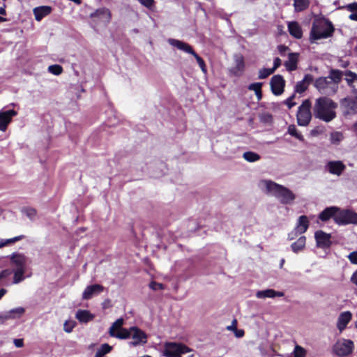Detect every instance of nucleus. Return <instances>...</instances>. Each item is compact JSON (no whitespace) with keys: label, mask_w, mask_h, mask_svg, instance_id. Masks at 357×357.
I'll return each mask as SVG.
<instances>
[{"label":"nucleus","mask_w":357,"mask_h":357,"mask_svg":"<svg viewBox=\"0 0 357 357\" xmlns=\"http://www.w3.org/2000/svg\"><path fill=\"white\" fill-rule=\"evenodd\" d=\"M260 185L266 189V193L274 196L282 204H291L296 199L295 194L287 187L271 180H261Z\"/></svg>","instance_id":"f257e3e1"},{"label":"nucleus","mask_w":357,"mask_h":357,"mask_svg":"<svg viewBox=\"0 0 357 357\" xmlns=\"http://www.w3.org/2000/svg\"><path fill=\"white\" fill-rule=\"evenodd\" d=\"M337 104L333 100L324 96L316 100L313 112L315 118L325 122H330L336 117L335 109Z\"/></svg>","instance_id":"f03ea898"},{"label":"nucleus","mask_w":357,"mask_h":357,"mask_svg":"<svg viewBox=\"0 0 357 357\" xmlns=\"http://www.w3.org/2000/svg\"><path fill=\"white\" fill-rule=\"evenodd\" d=\"M335 28L328 20H319L313 22L310 33V40L312 43L316 40L328 38L333 35Z\"/></svg>","instance_id":"7ed1b4c3"},{"label":"nucleus","mask_w":357,"mask_h":357,"mask_svg":"<svg viewBox=\"0 0 357 357\" xmlns=\"http://www.w3.org/2000/svg\"><path fill=\"white\" fill-rule=\"evenodd\" d=\"M311 102L310 100H305L298 107L296 114L297 123L300 126H307L312 119L310 112Z\"/></svg>","instance_id":"20e7f679"},{"label":"nucleus","mask_w":357,"mask_h":357,"mask_svg":"<svg viewBox=\"0 0 357 357\" xmlns=\"http://www.w3.org/2000/svg\"><path fill=\"white\" fill-rule=\"evenodd\" d=\"M314 87L322 94L327 96L334 95L338 89V86L331 82L328 77H320L314 83Z\"/></svg>","instance_id":"39448f33"},{"label":"nucleus","mask_w":357,"mask_h":357,"mask_svg":"<svg viewBox=\"0 0 357 357\" xmlns=\"http://www.w3.org/2000/svg\"><path fill=\"white\" fill-rule=\"evenodd\" d=\"M191 351V349L182 343L167 342L165 345L164 355L167 357H181Z\"/></svg>","instance_id":"423d86ee"},{"label":"nucleus","mask_w":357,"mask_h":357,"mask_svg":"<svg viewBox=\"0 0 357 357\" xmlns=\"http://www.w3.org/2000/svg\"><path fill=\"white\" fill-rule=\"evenodd\" d=\"M338 225H357V213L349 209L340 210L334 218Z\"/></svg>","instance_id":"0eeeda50"},{"label":"nucleus","mask_w":357,"mask_h":357,"mask_svg":"<svg viewBox=\"0 0 357 357\" xmlns=\"http://www.w3.org/2000/svg\"><path fill=\"white\" fill-rule=\"evenodd\" d=\"M130 337L132 341L128 342L130 347H137L144 345L147 342L148 336L146 333L137 326L130 327Z\"/></svg>","instance_id":"6e6552de"},{"label":"nucleus","mask_w":357,"mask_h":357,"mask_svg":"<svg viewBox=\"0 0 357 357\" xmlns=\"http://www.w3.org/2000/svg\"><path fill=\"white\" fill-rule=\"evenodd\" d=\"M340 105L345 116L357 113V100L356 99L349 97L344 98L340 100Z\"/></svg>","instance_id":"1a4fd4ad"},{"label":"nucleus","mask_w":357,"mask_h":357,"mask_svg":"<svg viewBox=\"0 0 357 357\" xmlns=\"http://www.w3.org/2000/svg\"><path fill=\"white\" fill-rule=\"evenodd\" d=\"M354 347V344L352 340L344 339L342 342L336 343L333 347V349L338 356L344 357L350 354Z\"/></svg>","instance_id":"9d476101"},{"label":"nucleus","mask_w":357,"mask_h":357,"mask_svg":"<svg viewBox=\"0 0 357 357\" xmlns=\"http://www.w3.org/2000/svg\"><path fill=\"white\" fill-rule=\"evenodd\" d=\"M271 90L275 96L283 93L285 86V80L280 75H273L270 80Z\"/></svg>","instance_id":"9b49d317"},{"label":"nucleus","mask_w":357,"mask_h":357,"mask_svg":"<svg viewBox=\"0 0 357 357\" xmlns=\"http://www.w3.org/2000/svg\"><path fill=\"white\" fill-rule=\"evenodd\" d=\"M317 247L322 249L329 248L332 245L331 234L322 230H318L314 233Z\"/></svg>","instance_id":"f8f14e48"},{"label":"nucleus","mask_w":357,"mask_h":357,"mask_svg":"<svg viewBox=\"0 0 357 357\" xmlns=\"http://www.w3.org/2000/svg\"><path fill=\"white\" fill-rule=\"evenodd\" d=\"M324 168L330 174L339 176L345 170L346 166L341 160H331L326 164Z\"/></svg>","instance_id":"ddd939ff"},{"label":"nucleus","mask_w":357,"mask_h":357,"mask_svg":"<svg viewBox=\"0 0 357 357\" xmlns=\"http://www.w3.org/2000/svg\"><path fill=\"white\" fill-rule=\"evenodd\" d=\"M14 109L2 110L0 112V130L5 131L12 118L17 115Z\"/></svg>","instance_id":"4468645a"},{"label":"nucleus","mask_w":357,"mask_h":357,"mask_svg":"<svg viewBox=\"0 0 357 357\" xmlns=\"http://www.w3.org/2000/svg\"><path fill=\"white\" fill-rule=\"evenodd\" d=\"M104 290V287L99 284H95L87 286L83 294L82 298L84 300L91 299L93 296L98 295Z\"/></svg>","instance_id":"2eb2a0df"},{"label":"nucleus","mask_w":357,"mask_h":357,"mask_svg":"<svg viewBox=\"0 0 357 357\" xmlns=\"http://www.w3.org/2000/svg\"><path fill=\"white\" fill-rule=\"evenodd\" d=\"M10 261L15 270H26V257L20 253L14 252L10 256Z\"/></svg>","instance_id":"dca6fc26"},{"label":"nucleus","mask_w":357,"mask_h":357,"mask_svg":"<svg viewBox=\"0 0 357 357\" xmlns=\"http://www.w3.org/2000/svg\"><path fill=\"white\" fill-rule=\"evenodd\" d=\"M167 42L170 45L176 47L178 50H181L185 53H188L192 55L195 52L191 45L182 40H179L174 38H169L167 40Z\"/></svg>","instance_id":"f3484780"},{"label":"nucleus","mask_w":357,"mask_h":357,"mask_svg":"<svg viewBox=\"0 0 357 357\" xmlns=\"http://www.w3.org/2000/svg\"><path fill=\"white\" fill-rule=\"evenodd\" d=\"M287 28L289 34L296 38L301 39L303 37V30L299 24V23L296 21L288 22Z\"/></svg>","instance_id":"a211bd4d"},{"label":"nucleus","mask_w":357,"mask_h":357,"mask_svg":"<svg viewBox=\"0 0 357 357\" xmlns=\"http://www.w3.org/2000/svg\"><path fill=\"white\" fill-rule=\"evenodd\" d=\"M352 317V314L349 311H345L342 313L338 317L337 322V328L338 330L342 332L343 331L347 325L351 321Z\"/></svg>","instance_id":"6ab92c4d"},{"label":"nucleus","mask_w":357,"mask_h":357,"mask_svg":"<svg viewBox=\"0 0 357 357\" xmlns=\"http://www.w3.org/2000/svg\"><path fill=\"white\" fill-rule=\"evenodd\" d=\"M339 211L340 208L337 206L326 207L319 213V218L323 222H326L331 218L334 219Z\"/></svg>","instance_id":"aec40b11"},{"label":"nucleus","mask_w":357,"mask_h":357,"mask_svg":"<svg viewBox=\"0 0 357 357\" xmlns=\"http://www.w3.org/2000/svg\"><path fill=\"white\" fill-rule=\"evenodd\" d=\"M111 12L110 10L105 7L96 9L93 13L90 14L91 18L98 17L106 22H109L111 20Z\"/></svg>","instance_id":"412c9836"},{"label":"nucleus","mask_w":357,"mask_h":357,"mask_svg":"<svg viewBox=\"0 0 357 357\" xmlns=\"http://www.w3.org/2000/svg\"><path fill=\"white\" fill-rule=\"evenodd\" d=\"M284 294L282 291H275L273 289H267L265 290L258 291L256 293V297L257 298H275V297H282Z\"/></svg>","instance_id":"4be33fe9"},{"label":"nucleus","mask_w":357,"mask_h":357,"mask_svg":"<svg viewBox=\"0 0 357 357\" xmlns=\"http://www.w3.org/2000/svg\"><path fill=\"white\" fill-rule=\"evenodd\" d=\"M298 56L299 54L295 52H291L288 54V60L284 62V65L289 72H291L297 69Z\"/></svg>","instance_id":"5701e85b"},{"label":"nucleus","mask_w":357,"mask_h":357,"mask_svg":"<svg viewBox=\"0 0 357 357\" xmlns=\"http://www.w3.org/2000/svg\"><path fill=\"white\" fill-rule=\"evenodd\" d=\"M95 315L87 310H78L75 314V318L82 324H86L92 321Z\"/></svg>","instance_id":"b1692460"},{"label":"nucleus","mask_w":357,"mask_h":357,"mask_svg":"<svg viewBox=\"0 0 357 357\" xmlns=\"http://www.w3.org/2000/svg\"><path fill=\"white\" fill-rule=\"evenodd\" d=\"M33 11L36 20L40 22L44 17L50 14L52 8L48 6H42L35 8Z\"/></svg>","instance_id":"393cba45"},{"label":"nucleus","mask_w":357,"mask_h":357,"mask_svg":"<svg viewBox=\"0 0 357 357\" xmlns=\"http://www.w3.org/2000/svg\"><path fill=\"white\" fill-rule=\"evenodd\" d=\"M109 334L111 337H115L119 340H127L130 337V328H121L120 330H109Z\"/></svg>","instance_id":"a878e982"},{"label":"nucleus","mask_w":357,"mask_h":357,"mask_svg":"<svg viewBox=\"0 0 357 357\" xmlns=\"http://www.w3.org/2000/svg\"><path fill=\"white\" fill-rule=\"evenodd\" d=\"M24 308L22 307H17L10 310L9 311L4 312L3 317L4 321L8 319L20 318L24 312Z\"/></svg>","instance_id":"bb28decb"},{"label":"nucleus","mask_w":357,"mask_h":357,"mask_svg":"<svg viewBox=\"0 0 357 357\" xmlns=\"http://www.w3.org/2000/svg\"><path fill=\"white\" fill-rule=\"evenodd\" d=\"M309 227V220L306 215H301L296 223L295 229L298 231L299 234L305 233Z\"/></svg>","instance_id":"cd10ccee"},{"label":"nucleus","mask_w":357,"mask_h":357,"mask_svg":"<svg viewBox=\"0 0 357 357\" xmlns=\"http://www.w3.org/2000/svg\"><path fill=\"white\" fill-rule=\"evenodd\" d=\"M343 73L342 71L337 69H331L329 75L327 76L328 79L334 84L338 86V84L342 81Z\"/></svg>","instance_id":"c85d7f7f"},{"label":"nucleus","mask_w":357,"mask_h":357,"mask_svg":"<svg viewBox=\"0 0 357 357\" xmlns=\"http://www.w3.org/2000/svg\"><path fill=\"white\" fill-rule=\"evenodd\" d=\"M305 243H306L305 236H301L300 238H298V239L296 241L294 242L291 245L292 251L294 253H298L299 251L302 250L305 248Z\"/></svg>","instance_id":"c756f323"},{"label":"nucleus","mask_w":357,"mask_h":357,"mask_svg":"<svg viewBox=\"0 0 357 357\" xmlns=\"http://www.w3.org/2000/svg\"><path fill=\"white\" fill-rule=\"evenodd\" d=\"M21 213L25 215L31 221L36 220L37 216V211L32 207H23L21 208Z\"/></svg>","instance_id":"7c9ffc66"},{"label":"nucleus","mask_w":357,"mask_h":357,"mask_svg":"<svg viewBox=\"0 0 357 357\" xmlns=\"http://www.w3.org/2000/svg\"><path fill=\"white\" fill-rule=\"evenodd\" d=\"M309 0H294V10L296 12H301L309 7Z\"/></svg>","instance_id":"2f4dec72"},{"label":"nucleus","mask_w":357,"mask_h":357,"mask_svg":"<svg viewBox=\"0 0 357 357\" xmlns=\"http://www.w3.org/2000/svg\"><path fill=\"white\" fill-rule=\"evenodd\" d=\"M261 86L262 83L261 82L252 83L248 86L249 90L255 91L258 100H260L262 98Z\"/></svg>","instance_id":"473e14b6"},{"label":"nucleus","mask_w":357,"mask_h":357,"mask_svg":"<svg viewBox=\"0 0 357 357\" xmlns=\"http://www.w3.org/2000/svg\"><path fill=\"white\" fill-rule=\"evenodd\" d=\"M112 349V347L107 343L102 344L96 352L95 357H103L109 353Z\"/></svg>","instance_id":"72a5a7b5"},{"label":"nucleus","mask_w":357,"mask_h":357,"mask_svg":"<svg viewBox=\"0 0 357 357\" xmlns=\"http://www.w3.org/2000/svg\"><path fill=\"white\" fill-rule=\"evenodd\" d=\"M243 157L246 161L250 162H257L261 158V156L257 153L253 151L245 152Z\"/></svg>","instance_id":"f704fd0d"},{"label":"nucleus","mask_w":357,"mask_h":357,"mask_svg":"<svg viewBox=\"0 0 357 357\" xmlns=\"http://www.w3.org/2000/svg\"><path fill=\"white\" fill-rule=\"evenodd\" d=\"M287 132L290 135L296 137L298 140H300V141L304 140L303 136L302 135V134L301 132H298V130L294 125H290L288 127Z\"/></svg>","instance_id":"c9c22d12"},{"label":"nucleus","mask_w":357,"mask_h":357,"mask_svg":"<svg viewBox=\"0 0 357 357\" xmlns=\"http://www.w3.org/2000/svg\"><path fill=\"white\" fill-rule=\"evenodd\" d=\"M13 283L18 284L24 280V274L25 271L24 270H14Z\"/></svg>","instance_id":"e433bc0d"},{"label":"nucleus","mask_w":357,"mask_h":357,"mask_svg":"<svg viewBox=\"0 0 357 357\" xmlns=\"http://www.w3.org/2000/svg\"><path fill=\"white\" fill-rule=\"evenodd\" d=\"M343 139V135L340 132H333L331 134L330 140L333 144H337Z\"/></svg>","instance_id":"4c0bfd02"},{"label":"nucleus","mask_w":357,"mask_h":357,"mask_svg":"<svg viewBox=\"0 0 357 357\" xmlns=\"http://www.w3.org/2000/svg\"><path fill=\"white\" fill-rule=\"evenodd\" d=\"M48 72L54 75H59L63 72V68L59 64L51 65L48 67Z\"/></svg>","instance_id":"58836bf2"},{"label":"nucleus","mask_w":357,"mask_h":357,"mask_svg":"<svg viewBox=\"0 0 357 357\" xmlns=\"http://www.w3.org/2000/svg\"><path fill=\"white\" fill-rule=\"evenodd\" d=\"M192 56L195 58L198 65L199 66L202 71L206 74L207 73V69H206V64H205V62L204 61V59L199 56L195 52H194V54H192Z\"/></svg>","instance_id":"ea45409f"},{"label":"nucleus","mask_w":357,"mask_h":357,"mask_svg":"<svg viewBox=\"0 0 357 357\" xmlns=\"http://www.w3.org/2000/svg\"><path fill=\"white\" fill-rule=\"evenodd\" d=\"M345 75L347 76L346 81L349 86H351V84L357 80V74L356 73H354L350 70H347L345 73Z\"/></svg>","instance_id":"a19ab883"},{"label":"nucleus","mask_w":357,"mask_h":357,"mask_svg":"<svg viewBox=\"0 0 357 357\" xmlns=\"http://www.w3.org/2000/svg\"><path fill=\"white\" fill-rule=\"evenodd\" d=\"M294 357H305L306 350L299 345H296L294 349Z\"/></svg>","instance_id":"79ce46f5"},{"label":"nucleus","mask_w":357,"mask_h":357,"mask_svg":"<svg viewBox=\"0 0 357 357\" xmlns=\"http://www.w3.org/2000/svg\"><path fill=\"white\" fill-rule=\"evenodd\" d=\"M274 72L271 68H264L259 71L258 78L263 79L268 77L269 75L273 74Z\"/></svg>","instance_id":"37998d69"},{"label":"nucleus","mask_w":357,"mask_h":357,"mask_svg":"<svg viewBox=\"0 0 357 357\" xmlns=\"http://www.w3.org/2000/svg\"><path fill=\"white\" fill-rule=\"evenodd\" d=\"M124 319L123 318L117 319L110 326L109 330H115L116 331L120 330L121 328H123Z\"/></svg>","instance_id":"c03bdc74"},{"label":"nucleus","mask_w":357,"mask_h":357,"mask_svg":"<svg viewBox=\"0 0 357 357\" xmlns=\"http://www.w3.org/2000/svg\"><path fill=\"white\" fill-rule=\"evenodd\" d=\"M307 86L302 80L298 82L295 86L294 91L296 93H302L307 89Z\"/></svg>","instance_id":"a18cd8bd"},{"label":"nucleus","mask_w":357,"mask_h":357,"mask_svg":"<svg viewBox=\"0 0 357 357\" xmlns=\"http://www.w3.org/2000/svg\"><path fill=\"white\" fill-rule=\"evenodd\" d=\"M149 288L153 291L162 290L165 289V285L162 283H158L155 281H151L149 283Z\"/></svg>","instance_id":"49530a36"},{"label":"nucleus","mask_w":357,"mask_h":357,"mask_svg":"<svg viewBox=\"0 0 357 357\" xmlns=\"http://www.w3.org/2000/svg\"><path fill=\"white\" fill-rule=\"evenodd\" d=\"M75 324L74 321H66L64 323V325H63V330L66 333H70V332L73 331V329L75 327Z\"/></svg>","instance_id":"de8ad7c7"},{"label":"nucleus","mask_w":357,"mask_h":357,"mask_svg":"<svg viewBox=\"0 0 357 357\" xmlns=\"http://www.w3.org/2000/svg\"><path fill=\"white\" fill-rule=\"evenodd\" d=\"M295 98V94H292L291 96H289L288 98H287L284 100V104L288 107L289 109H291L294 105H296V102L293 101L294 98Z\"/></svg>","instance_id":"09e8293b"},{"label":"nucleus","mask_w":357,"mask_h":357,"mask_svg":"<svg viewBox=\"0 0 357 357\" xmlns=\"http://www.w3.org/2000/svg\"><path fill=\"white\" fill-rule=\"evenodd\" d=\"M142 5L151 9L154 4V0H137Z\"/></svg>","instance_id":"8fccbe9b"},{"label":"nucleus","mask_w":357,"mask_h":357,"mask_svg":"<svg viewBox=\"0 0 357 357\" xmlns=\"http://www.w3.org/2000/svg\"><path fill=\"white\" fill-rule=\"evenodd\" d=\"M348 258H349V261H351V263H352L354 264H357V251L351 252L349 255Z\"/></svg>","instance_id":"3c124183"},{"label":"nucleus","mask_w":357,"mask_h":357,"mask_svg":"<svg viewBox=\"0 0 357 357\" xmlns=\"http://www.w3.org/2000/svg\"><path fill=\"white\" fill-rule=\"evenodd\" d=\"M346 9L350 12H357V2L349 3L345 6Z\"/></svg>","instance_id":"603ef678"},{"label":"nucleus","mask_w":357,"mask_h":357,"mask_svg":"<svg viewBox=\"0 0 357 357\" xmlns=\"http://www.w3.org/2000/svg\"><path fill=\"white\" fill-rule=\"evenodd\" d=\"M282 63V61L279 57H275L273 60V66L271 69L275 72L277 68H278Z\"/></svg>","instance_id":"864d4df0"},{"label":"nucleus","mask_w":357,"mask_h":357,"mask_svg":"<svg viewBox=\"0 0 357 357\" xmlns=\"http://www.w3.org/2000/svg\"><path fill=\"white\" fill-rule=\"evenodd\" d=\"M278 50L281 56H284L289 47L284 45H280L278 46Z\"/></svg>","instance_id":"5fc2aeb1"},{"label":"nucleus","mask_w":357,"mask_h":357,"mask_svg":"<svg viewBox=\"0 0 357 357\" xmlns=\"http://www.w3.org/2000/svg\"><path fill=\"white\" fill-rule=\"evenodd\" d=\"M244 67H245V64H244L243 58L238 59L236 60V68L238 70L242 71V70H243Z\"/></svg>","instance_id":"6e6d98bb"},{"label":"nucleus","mask_w":357,"mask_h":357,"mask_svg":"<svg viewBox=\"0 0 357 357\" xmlns=\"http://www.w3.org/2000/svg\"><path fill=\"white\" fill-rule=\"evenodd\" d=\"M303 82L307 84H310L312 81H313V76L310 74H306L303 80H302Z\"/></svg>","instance_id":"4d7b16f0"},{"label":"nucleus","mask_w":357,"mask_h":357,"mask_svg":"<svg viewBox=\"0 0 357 357\" xmlns=\"http://www.w3.org/2000/svg\"><path fill=\"white\" fill-rule=\"evenodd\" d=\"M13 343L16 347L21 348L24 346V340L22 338L14 339Z\"/></svg>","instance_id":"13d9d810"},{"label":"nucleus","mask_w":357,"mask_h":357,"mask_svg":"<svg viewBox=\"0 0 357 357\" xmlns=\"http://www.w3.org/2000/svg\"><path fill=\"white\" fill-rule=\"evenodd\" d=\"M298 234H299L298 231H297L296 229H294V231L289 233L288 239L291 241L294 239L298 236Z\"/></svg>","instance_id":"bf43d9fd"},{"label":"nucleus","mask_w":357,"mask_h":357,"mask_svg":"<svg viewBox=\"0 0 357 357\" xmlns=\"http://www.w3.org/2000/svg\"><path fill=\"white\" fill-rule=\"evenodd\" d=\"M236 337H243L245 332L242 329H238L237 328L233 331Z\"/></svg>","instance_id":"052dcab7"},{"label":"nucleus","mask_w":357,"mask_h":357,"mask_svg":"<svg viewBox=\"0 0 357 357\" xmlns=\"http://www.w3.org/2000/svg\"><path fill=\"white\" fill-rule=\"evenodd\" d=\"M12 271L9 270V269H5V270H3L1 273H0V276L2 278H5L6 277H8L9 275H10L12 273Z\"/></svg>","instance_id":"680f3d73"},{"label":"nucleus","mask_w":357,"mask_h":357,"mask_svg":"<svg viewBox=\"0 0 357 357\" xmlns=\"http://www.w3.org/2000/svg\"><path fill=\"white\" fill-rule=\"evenodd\" d=\"M236 324L237 321L236 319H234L232 321L231 324L230 326H227V330L234 331L236 328Z\"/></svg>","instance_id":"e2e57ef3"},{"label":"nucleus","mask_w":357,"mask_h":357,"mask_svg":"<svg viewBox=\"0 0 357 357\" xmlns=\"http://www.w3.org/2000/svg\"><path fill=\"white\" fill-rule=\"evenodd\" d=\"M351 282L357 285V270L352 274L351 277Z\"/></svg>","instance_id":"0e129e2a"},{"label":"nucleus","mask_w":357,"mask_h":357,"mask_svg":"<svg viewBox=\"0 0 357 357\" xmlns=\"http://www.w3.org/2000/svg\"><path fill=\"white\" fill-rule=\"evenodd\" d=\"M349 18L351 20L357 21V11L355 13H353L349 15Z\"/></svg>","instance_id":"69168bd1"},{"label":"nucleus","mask_w":357,"mask_h":357,"mask_svg":"<svg viewBox=\"0 0 357 357\" xmlns=\"http://www.w3.org/2000/svg\"><path fill=\"white\" fill-rule=\"evenodd\" d=\"M25 238V236L24 235H20V236H15V237H13V241H14V243L17 242V241H19L20 240H22Z\"/></svg>","instance_id":"338daca9"},{"label":"nucleus","mask_w":357,"mask_h":357,"mask_svg":"<svg viewBox=\"0 0 357 357\" xmlns=\"http://www.w3.org/2000/svg\"><path fill=\"white\" fill-rule=\"evenodd\" d=\"M352 129L353 131L355 132L356 135L357 136V121L353 124Z\"/></svg>","instance_id":"774afa93"}]
</instances>
